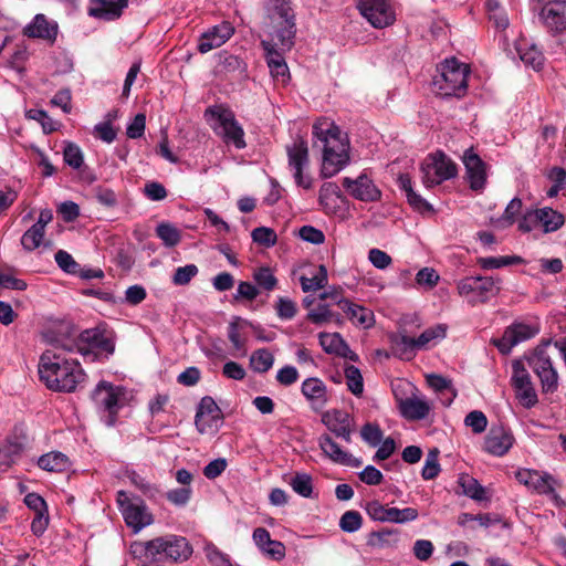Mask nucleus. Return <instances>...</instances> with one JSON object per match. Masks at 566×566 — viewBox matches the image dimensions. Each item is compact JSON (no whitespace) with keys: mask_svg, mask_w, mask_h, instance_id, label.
<instances>
[{"mask_svg":"<svg viewBox=\"0 0 566 566\" xmlns=\"http://www.w3.org/2000/svg\"><path fill=\"white\" fill-rule=\"evenodd\" d=\"M39 376L50 390L57 392H73L86 379L77 360L66 359L54 349H46L41 355Z\"/></svg>","mask_w":566,"mask_h":566,"instance_id":"1","label":"nucleus"},{"mask_svg":"<svg viewBox=\"0 0 566 566\" xmlns=\"http://www.w3.org/2000/svg\"><path fill=\"white\" fill-rule=\"evenodd\" d=\"M313 136L322 144L323 164L322 175L333 177L349 161V143L339 127L326 119H319L313 125Z\"/></svg>","mask_w":566,"mask_h":566,"instance_id":"2","label":"nucleus"},{"mask_svg":"<svg viewBox=\"0 0 566 566\" xmlns=\"http://www.w3.org/2000/svg\"><path fill=\"white\" fill-rule=\"evenodd\" d=\"M262 29L282 51H290L296 35V18L290 0H268L264 3Z\"/></svg>","mask_w":566,"mask_h":566,"instance_id":"3","label":"nucleus"},{"mask_svg":"<svg viewBox=\"0 0 566 566\" xmlns=\"http://www.w3.org/2000/svg\"><path fill=\"white\" fill-rule=\"evenodd\" d=\"M146 558L182 563L192 555V546L184 536L167 534L138 545Z\"/></svg>","mask_w":566,"mask_h":566,"instance_id":"4","label":"nucleus"},{"mask_svg":"<svg viewBox=\"0 0 566 566\" xmlns=\"http://www.w3.org/2000/svg\"><path fill=\"white\" fill-rule=\"evenodd\" d=\"M469 73V66L454 57L446 60L440 67V74L433 78L432 90L442 97L461 98L468 91Z\"/></svg>","mask_w":566,"mask_h":566,"instance_id":"5","label":"nucleus"},{"mask_svg":"<svg viewBox=\"0 0 566 566\" xmlns=\"http://www.w3.org/2000/svg\"><path fill=\"white\" fill-rule=\"evenodd\" d=\"M126 389L109 381L101 380L91 394V399L107 427L117 422L118 411L125 406Z\"/></svg>","mask_w":566,"mask_h":566,"instance_id":"6","label":"nucleus"},{"mask_svg":"<svg viewBox=\"0 0 566 566\" xmlns=\"http://www.w3.org/2000/svg\"><path fill=\"white\" fill-rule=\"evenodd\" d=\"M205 117L208 122H213L211 124L213 132L220 136L227 145H232L237 149L247 147L244 129L237 120L231 109L222 106H212L206 109Z\"/></svg>","mask_w":566,"mask_h":566,"instance_id":"7","label":"nucleus"},{"mask_svg":"<svg viewBox=\"0 0 566 566\" xmlns=\"http://www.w3.org/2000/svg\"><path fill=\"white\" fill-rule=\"evenodd\" d=\"M552 339H543L526 357L530 367L536 374L541 381L544 394H553L558 388V374L553 366L548 348L552 346Z\"/></svg>","mask_w":566,"mask_h":566,"instance_id":"8","label":"nucleus"},{"mask_svg":"<svg viewBox=\"0 0 566 566\" xmlns=\"http://www.w3.org/2000/svg\"><path fill=\"white\" fill-rule=\"evenodd\" d=\"M501 280L493 276H468L457 284L458 293L472 305L486 303L501 290Z\"/></svg>","mask_w":566,"mask_h":566,"instance_id":"9","label":"nucleus"},{"mask_svg":"<svg viewBox=\"0 0 566 566\" xmlns=\"http://www.w3.org/2000/svg\"><path fill=\"white\" fill-rule=\"evenodd\" d=\"M422 182L427 188H432L457 176L458 168L452 159L443 151L437 150L428 155L421 164Z\"/></svg>","mask_w":566,"mask_h":566,"instance_id":"10","label":"nucleus"},{"mask_svg":"<svg viewBox=\"0 0 566 566\" xmlns=\"http://www.w3.org/2000/svg\"><path fill=\"white\" fill-rule=\"evenodd\" d=\"M538 333V323L515 321L504 329L502 337L491 338L490 343L502 355H509L514 346L535 337Z\"/></svg>","mask_w":566,"mask_h":566,"instance_id":"11","label":"nucleus"},{"mask_svg":"<svg viewBox=\"0 0 566 566\" xmlns=\"http://www.w3.org/2000/svg\"><path fill=\"white\" fill-rule=\"evenodd\" d=\"M286 154L289 167L294 171L295 184L304 189H310L312 187V179L304 175V170L310 165L307 142L303 137H296L292 144L286 145Z\"/></svg>","mask_w":566,"mask_h":566,"instance_id":"12","label":"nucleus"},{"mask_svg":"<svg viewBox=\"0 0 566 566\" xmlns=\"http://www.w3.org/2000/svg\"><path fill=\"white\" fill-rule=\"evenodd\" d=\"M538 19L552 36L566 33V0L545 1L541 7Z\"/></svg>","mask_w":566,"mask_h":566,"instance_id":"13","label":"nucleus"},{"mask_svg":"<svg viewBox=\"0 0 566 566\" xmlns=\"http://www.w3.org/2000/svg\"><path fill=\"white\" fill-rule=\"evenodd\" d=\"M357 8L376 29L391 25L396 20L395 11L387 0H358Z\"/></svg>","mask_w":566,"mask_h":566,"instance_id":"14","label":"nucleus"},{"mask_svg":"<svg viewBox=\"0 0 566 566\" xmlns=\"http://www.w3.org/2000/svg\"><path fill=\"white\" fill-rule=\"evenodd\" d=\"M365 510L368 516L378 522L407 523L418 517V511L413 507L397 509L386 507L379 501L367 502Z\"/></svg>","mask_w":566,"mask_h":566,"instance_id":"15","label":"nucleus"},{"mask_svg":"<svg viewBox=\"0 0 566 566\" xmlns=\"http://www.w3.org/2000/svg\"><path fill=\"white\" fill-rule=\"evenodd\" d=\"M222 418V411L212 397L201 398L195 417V424L200 433L217 432Z\"/></svg>","mask_w":566,"mask_h":566,"instance_id":"16","label":"nucleus"},{"mask_svg":"<svg viewBox=\"0 0 566 566\" xmlns=\"http://www.w3.org/2000/svg\"><path fill=\"white\" fill-rule=\"evenodd\" d=\"M342 185L354 199L359 201L374 202L381 197V191L366 174H360L355 179L344 177Z\"/></svg>","mask_w":566,"mask_h":566,"instance_id":"17","label":"nucleus"},{"mask_svg":"<svg viewBox=\"0 0 566 566\" xmlns=\"http://www.w3.org/2000/svg\"><path fill=\"white\" fill-rule=\"evenodd\" d=\"M261 46L265 53V61L270 70L272 78L282 85H285L290 81V71L285 62L282 51L275 43L269 41H261Z\"/></svg>","mask_w":566,"mask_h":566,"instance_id":"18","label":"nucleus"},{"mask_svg":"<svg viewBox=\"0 0 566 566\" xmlns=\"http://www.w3.org/2000/svg\"><path fill=\"white\" fill-rule=\"evenodd\" d=\"M81 342L86 346L87 355L94 360L97 355L105 354L109 356L115 350V344L111 336L99 328H90L81 333Z\"/></svg>","mask_w":566,"mask_h":566,"instance_id":"19","label":"nucleus"},{"mask_svg":"<svg viewBox=\"0 0 566 566\" xmlns=\"http://www.w3.org/2000/svg\"><path fill=\"white\" fill-rule=\"evenodd\" d=\"M234 27L229 21H222L209 28L199 39L198 51L202 54L223 45L233 34Z\"/></svg>","mask_w":566,"mask_h":566,"instance_id":"20","label":"nucleus"},{"mask_svg":"<svg viewBox=\"0 0 566 566\" xmlns=\"http://www.w3.org/2000/svg\"><path fill=\"white\" fill-rule=\"evenodd\" d=\"M462 160L465 167V174L470 184V188L474 191L482 190L486 184L485 163L474 151L473 148H469L464 151Z\"/></svg>","mask_w":566,"mask_h":566,"instance_id":"21","label":"nucleus"},{"mask_svg":"<svg viewBox=\"0 0 566 566\" xmlns=\"http://www.w3.org/2000/svg\"><path fill=\"white\" fill-rule=\"evenodd\" d=\"M514 443V437L504 426H493L484 439V450L493 455L502 457Z\"/></svg>","mask_w":566,"mask_h":566,"instance_id":"22","label":"nucleus"},{"mask_svg":"<svg viewBox=\"0 0 566 566\" xmlns=\"http://www.w3.org/2000/svg\"><path fill=\"white\" fill-rule=\"evenodd\" d=\"M126 525L132 528L134 533H138L144 527L154 523V516L149 512L145 502L137 497L134 504H129L122 513Z\"/></svg>","mask_w":566,"mask_h":566,"instance_id":"23","label":"nucleus"},{"mask_svg":"<svg viewBox=\"0 0 566 566\" xmlns=\"http://www.w3.org/2000/svg\"><path fill=\"white\" fill-rule=\"evenodd\" d=\"M318 446L323 453L333 462L350 468H359L363 462L347 451H344L331 436L322 434L318 438Z\"/></svg>","mask_w":566,"mask_h":566,"instance_id":"24","label":"nucleus"},{"mask_svg":"<svg viewBox=\"0 0 566 566\" xmlns=\"http://www.w3.org/2000/svg\"><path fill=\"white\" fill-rule=\"evenodd\" d=\"M322 421L336 437L342 438L347 443L352 441L350 417L346 411L338 409L327 411L322 416Z\"/></svg>","mask_w":566,"mask_h":566,"instance_id":"25","label":"nucleus"},{"mask_svg":"<svg viewBox=\"0 0 566 566\" xmlns=\"http://www.w3.org/2000/svg\"><path fill=\"white\" fill-rule=\"evenodd\" d=\"M128 6V0H90L88 14L96 19L112 21L118 19Z\"/></svg>","mask_w":566,"mask_h":566,"instance_id":"26","label":"nucleus"},{"mask_svg":"<svg viewBox=\"0 0 566 566\" xmlns=\"http://www.w3.org/2000/svg\"><path fill=\"white\" fill-rule=\"evenodd\" d=\"M23 34L28 38L42 39L53 43L57 35V24L50 23L44 14H36L32 22L24 27Z\"/></svg>","mask_w":566,"mask_h":566,"instance_id":"27","label":"nucleus"},{"mask_svg":"<svg viewBox=\"0 0 566 566\" xmlns=\"http://www.w3.org/2000/svg\"><path fill=\"white\" fill-rule=\"evenodd\" d=\"M398 408L401 416L410 421L423 420L431 411V405L427 400L416 396L400 399L398 401Z\"/></svg>","mask_w":566,"mask_h":566,"instance_id":"28","label":"nucleus"},{"mask_svg":"<svg viewBox=\"0 0 566 566\" xmlns=\"http://www.w3.org/2000/svg\"><path fill=\"white\" fill-rule=\"evenodd\" d=\"M301 391L310 401L312 408L316 410L323 408L328 400L325 384L316 377L305 379L302 384Z\"/></svg>","mask_w":566,"mask_h":566,"instance_id":"29","label":"nucleus"},{"mask_svg":"<svg viewBox=\"0 0 566 566\" xmlns=\"http://www.w3.org/2000/svg\"><path fill=\"white\" fill-rule=\"evenodd\" d=\"M337 305L355 325L363 326L364 328H369L374 325L375 316L373 311L348 300H338Z\"/></svg>","mask_w":566,"mask_h":566,"instance_id":"30","label":"nucleus"},{"mask_svg":"<svg viewBox=\"0 0 566 566\" xmlns=\"http://www.w3.org/2000/svg\"><path fill=\"white\" fill-rule=\"evenodd\" d=\"M517 481L527 488L535 490L542 494H549L554 492V488L549 479L541 475L537 471L521 469L515 474Z\"/></svg>","mask_w":566,"mask_h":566,"instance_id":"31","label":"nucleus"},{"mask_svg":"<svg viewBox=\"0 0 566 566\" xmlns=\"http://www.w3.org/2000/svg\"><path fill=\"white\" fill-rule=\"evenodd\" d=\"M533 217L543 226L546 233L558 230L565 222L564 216L549 207L536 209L533 211Z\"/></svg>","mask_w":566,"mask_h":566,"instance_id":"32","label":"nucleus"},{"mask_svg":"<svg viewBox=\"0 0 566 566\" xmlns=\"http://www.w3.org/2000/svg\"><path fill=\"white\" fill-rule=\"evenodd\" d=\"M38 465L42 470L60 473L71 467V461L66 454L60 451H51L39 458Z\"/></svg>","mask_w":566,"mask_h":566,"instance_id":"33","label":"nucleus"},{"mask_svg":"<svg viewBox=\"0 0 566 566\" xmlns=\"http://www.w3.org/2000/svg\"><path fill=\"white\" fill-rule=\"evenodd\" d=\"M417 345L415 338L406 335L391 337V353L401 360H411L416 353Z\"/></svg>","mask_w":566,"mask_h":566,"instance_id":"34","label":"nucleus"},{"mask_svg":"<svg viewBox=\"0 0 566 566\" xmlns=\"http://www.w3.org/2000/svg\"><path fill=\"white\" fill-rule=\"evenodd\" d=\"M458 485L461 489V493L471 497L475 501L488 500L486 491L476 479L470 474H460L458 478Z\"/></svg>","mask_w":566,"mask_h":566,"instance_id":"35","label":"nucleus"},{"mask_svg":"<svg viewBox=\"0 0 566 566\" xmlns=\"http://www.w3.org/2000/svg\"><path fill=\"white\" fill-rule=\"evenodd\" d=\"M318 338L319 345L327 354L346 355L345 353L349 352V346L338 333H319Z\"/></svg>","mask_w":566,"mask_h":566,"instance_id":"36","label":"nucleus"},{"mask_svg":"<svg viewBox=\"0 0 566 566\" xmlns=\"http://www.w3.org/2000/svg\"><path fill=\"white\" fill-rule=\"evenodd\" d=\"M340 197L342 191L337 184L324 182L321 186L318 200L326 211H334Z\"/></svg>","mask_w":566,"mask_h":566,"instance_id":"37","label":"nucleus"},{"mask_svg":"<svg viewBox=\"0 0 566 566\" xmlns=\"http://www.w3.org/2000/svg\"><path fill=\"white\" fill-rule=\"evenodd\" d=\"M522 263H524V260L518 255L488 256L478 259V264L484 270L500 269Z\"/></svg>","mask_w":566,"mask_h":566,"instance_id":"38","label":"nucleus"},{"mask_svg":"<svg viewBox=\"0 0 566 566\" xmlns=\"http://www.w3.org/2000/svg\"><path fill=\"white\" fill-rule=\"evenodd\" d=\"M398 533L389 530L371 532L368 536L367 545L375 548H385L398 543Z\"/></svg>","mask_w":566,"mask_h":566,"instance_id":"39","label":"nucleus"},{"mask_svg":"<svg viewBox=\"0 0 566 566\" xmlns=\"http://www.w3.org/2000/svg\"><path fill=\"white\" fill-rule=\"evenodd\" d=\"M273 363L274 357L266 348L256 349L250 357V366L256 373H266Z\"/></svg>","mask_w":566,"mask_h":566,"instance_id":"40","label":"nucleus"},{"mask_svg":"<svg viewBox=\"0 0 566 566\" xmlns=\"http://www.w3.org/2000/svg\"><path fill=\"white\" fill-rule=\"evenodd\" d=\"M300 282L303 292L323 289L327 284V270L324 265H319L317 273L312 277L301 276Z\"/></svg>","mask_w":566,"mask_h":566,"instance_id":"41","label":"nucleus"},{"mask_svg":"<svg viewBox=\"0 0 566 566\" xmlns=\"http://www.w3.org/2000/svg\"><path fill=\"white\" fill-rule=\"evenodd\" d=\"M45 231L35 226H31L21 237V245L27 252H32L38 249L43 239Z\"/></svg>","mask_w":566,"mask_h":566,"instance_id":"42","label":"nucleus"},{"mask_svg":"<svg viewBox=\"0 0 566 566\" xmlns=\"http://www.w3.org/2000/svg\"><path fill=\"white\" fill-rule=\"evenodd\" d=\"M290 485L295 493L303 497H311L313 493L312 476L307 473H295L291 479Z\"/></svg>","mask_w":566,"mask_h":566,"instance_id":"43","label":"nucleus"},{"mask_svg":"<svg viewBox=\"0 0 566 566\" xmlns=\"http://www.w3.org/2000/svg\"><path fill=\"white\" fill-rule=\"evenodd\" d=\"M156 234L169 248L177 245L181 240L180 231L170 223L158 224Z\"/></svg>","mask_w":566,"mask_h":566,"instance_id":"44","label":"nucleus"},{"mask_svg":"<svg viewBox=\"0 0 566 566\" xmlns=\"http://www.w3.org/2000/svg\"><path fill=\"white\" fill-rule=\"evenodd\" d=\"M253 280L260 289L268 292L273 291L277 285V279L269 266H261L253 273Z\"/></svg>","mask_w":566,"mask_h":566,"instance_id":"45","label":"nucleus"},{"mask_svg":"<svg viewBox=\"0 0 566 566\" xmlns=\"http://www.w3.org/2000/svg\"><path fill=\"white\" fill-rule=\"evenodd\" d=\"M345 378L348 390L359 397L364 391V381L360 370L350 365L345 368Z\"/></svg>","mask_w":566,"mask_h":566,"instance_id":"46","label":"nucleus"},{"mask_svg":"<svg viewBox=\"0 0 566 566\" xmlns=\"http://www.w3.org/2000/svg\"><path fill=\"white\" fill-rule=\"evenodd\" d=\"M517 51L525 65H530L534 70H539L542 67L544 63V55L535 45H531L526 49L518 48Z\"/></svg>","mask_w":566,"mask_h":566,"instance_id":"47","label":"nucleus"},{"mask_svg":"<svg viewBox=\"0 0 566 566\" xmlns=\"http://www.w3.org/2000/svg\"><path fill=\"white\" fill-rule=\"evenodd\" d=\"M252 240L265 248H271L276 244L277 235L275 231L268 227H258L251 233Z\"/></svg>","mask_w":566,"mask_h":566,"instance_id":"48","label":"nucleus"},{"mask_svg":"<svg viewBox=\"0 0 566 566\" xmlns=\"http://www.w3.org/2000/svg\"><path fill=\"white\" fill-rule=\"evenodd\" d=\"M512 370L511 381L514 389L532 385L531 376L521 360H514L512 363Z\"/></svg>","mask_w":566,"mask_h":566,"instance_id":"49","label":"nucleus"},{"mask_svg":"<svg viewBox=\"0 0 566 566\" xmlns=\"http://www.w3.org/2000/svg\"><path fill=\"white\" fill-rule=\"evenodd\" d=\"M361 525L363 517L357 511H346L339 520V527L346 533H354L358 531Z\"/></svg>","mask_w":566,"mask_h":566,"instance_id":"50","label":"nucleus"},{"mask_svg":"<svg viewBox=\"0 0 566 566\" xmlns=\"http://www.w3.org/2000/svg\"><path fill=\"white\" fill-rule=\"evenodd\" d=\"M360 436L370 447H377L382 441V431L377 423L367 422L360 429Z\"/></svg>","mask_w":566,"mask_h":566,"instance_id":"51","label":"nucleus"},{"mask_svg":"<svg viewBox=\"0 0 566 566\" xmlns=\"http://www.w3.org/2000/svg\"><path fill=\"white\" fill-rule=\"evenodd\" d=\"M64 161L73 169H78L83 165V154L81 148L73 144L67 143L63 150Z\"/></svg>","mask_w":566,"mask_h":566,"instance_id":"52","label":"nucleus"},{"mask_svg":"<svg viewBox=\"0 0 566 566\" xmlns=\"http://www.w3.org/2000/svg\"><path fill=\"white\" fill-rule=\"evenodd\" d=\"M239 321L240 317H235L232 322H230L228 327V338L231 342L234 350L241 353L242 355H245V340L241 337L239 333Z\"/></svg>","mask_w":566,"mask_h":566,"instance_id":"53","label":"nucleus"},{"mask_svg":"<svg viewBox=\"0 0 566 566\" xmlns=\"http://www.w3.org/2000/svg\"><path fill=\"white\" fill-rule=\"evenodd\" d=\"M27 116L30 119L39 122L43 128V132L50 134L56 130V123L46 114L43 109L32 108L27 112Z\"/></svg>","mask_w":566,"mask_h":566,"instance_id":"54","label":"nucleus"},{"mask_svg":"<svg viewBox=\"0 0 566 566\" xmlns=\"http://www.w3.org/2000/svg\"><path fill=\"white\" fill-rule=\"evenodd\" d=\"M464 423L474 433H482L488 427V418L480 410H473L465 416Z\"/></svg>","mask_w":566,"mask_h":566,"instance_id":"55","label":"nucleus"},{"mask_svg":"<svg viewBox=\"0 0 566 566\" xmlns=\"http://www.w3.org/2000/svg\"><path fill=\"white\" fill-rule=\"evenodd\" d=\"M220 64L222 70L229 73L239 72L244 73L247 70V63L237 55L227 54L220 56Z\"/></svg>","mask_w":566,"mask_h":566,"instance_id":"56","label":"nucleus"},{"mask_svg":"<svg viewBox=\"0 0 566 566\" xmlns=\"http://www.w3.org/2000/svg\"><path fill=\"white\" fill-rule=\"evenodd\" d=\"M439 451L432 450L429 452L424 465L421 471V476L424 480H432L438 476L440 472V464L438 462Z\"/></svg>","mask_w":566,"mask_h":566,"instance_id":"57","label":"nucleus"},{"mask_svg":"<svg viewBox=\"0 0 566 566\" xmlns=\"http://www.w3.org/2000/svg\"><path fill=\"white\" fill-rule=\"evenodd\" d=\"M198 274V268L195 264H187L176 269L172 276L175 285H187Z\"/></svg>","mask_w":566,"mask_h":566,"instance_id":"58","label":"nucleus"},{"mask_svg":"<svg viewBox=\"0 0 566 566\" xmlns=\"http://www.w3.org/2000/svg\"><path fill=\"white\" fill-rule=\"evenodd\" d=\"M446 336V327L443 325H437L422 332L419 337L415 338L417 348L427 346L431 340L437 338H443Z\"/></svg>","mask_w":566,"mask_h":566,"instance_id":"59","label":"nucleus"},{"mask_svg":"<svg viewBox=\"0 0 566 566\" xmlns=\"http://www.w3.org/2000/svg\"><path fill=\"white\" fill-rule=\"evenodd\" d=\"M335 313L326 304H319L315 310L310 311L306 317L311 323L322 325L323 323L332 322Z\"/></svg>","mask_w":566,"mask_h":566,"instance_id":"60","label":"nucleus"},{"mask_svg":"<svg viewBox=\"0 0 566 566\" xmlns=\"http://www.w3.org/2000/svg\"><path fill=\"white\" fill-rule=\"evenodd\" d=\"M515 390L516 398L525 408H532L537 402V394L532 385H527V387H518Z\"/></svg>","mask_w":566,"mask_h":566,"instance_id":"61","label":"nucleus"},{"mask_svg":"<svg viewBox=\"0 0 566 566\" xmlns=\"http://www.w3.org/2000/svg\"><path fill=\"white\" fill-rule=\"evenodd\" d=\"M275 311L281 319H292L296 312V304L287 297H279L275 304Z\"/></svg>","mask_w":566,"mask_h":566,"instance_id":"62","label":"nucleus"},{"mask_svg":"<svg viewBox=\"0 0 566 566\" xmlns=\"http://www.w3.org/2000/svg\"><path fill=\"white\" fill-rule=\"evenodd\" d=\"M191 489L189 486L170 490L166 493L167 500L176 506H185L191 497Z\"/></svg>","mask_w":566,"mask_h":566,"instance_id":"63","label":"nucleus"},{"mask_svg":"<svg viewBox=\"0 0 566 566\" xmlns=\"http://www.w3.org/2000/svg\"><path fill=\"white\" fill-rule=\"evenodd\" d=\"M54 258H55V262L57 263V265L64 272L70 273V274H75L77 272L78 264L75 262V260L69 252H66L64 250H59L55 253Z\"/></svg>","mask_w":566,"mask_h":566,"instance_id":"64","label":"nucleus"}]
</instances>
